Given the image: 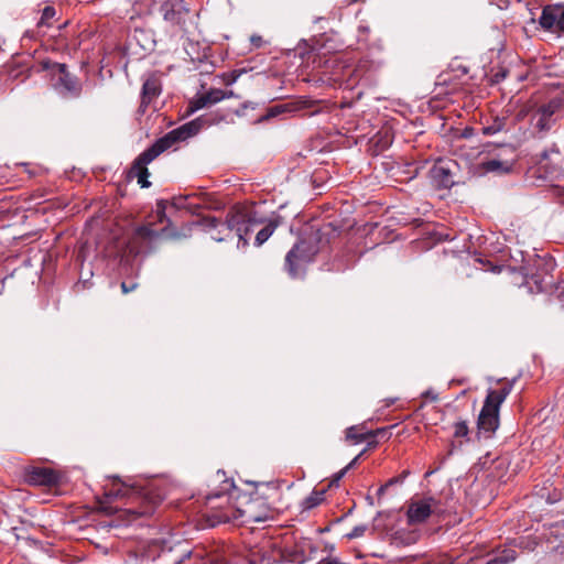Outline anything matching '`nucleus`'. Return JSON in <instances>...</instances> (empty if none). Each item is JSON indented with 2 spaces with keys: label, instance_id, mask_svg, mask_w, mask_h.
I'll use <instances>...</instances> for the list:
<instances>
[{
  "label": "nucleus",
  "instance_id": "1",
  "mask_svg": "<svg viewBox=\"0 0 564 564\" xmlns=\"http://www.w3.org/2000/svg\"><path fill=\"white\" fill-rule=\"evenodd\" d=\"M115 500H123L126 510L138 517L149 516L153 513L156 499L151 496L144 488L134 484L122 481L119 477H112L110 487H106L102 498H98L99 509L106 514L117 512L118 507L111 506Z\"/></svg>",
  "mask_w": 564,
  "mask_h": 564
},
{
  "label": "nucleus",
  "instance_id": "2",
  "mask_svg": "<svg viewBox=\"0 0 564 564\" xmlns=\"http://www.w3.org/2000/svg\"><path fill=\"white\" fill-rule=\"evenodd\" d=\"M263 223L264 220L257 217V213L252 208L234 207L227 213L225 220L214 216H206L202 219L200 225L207 231H216V234L212 235L215 241H224L235 232L239 242L246 246L248 243V234L254 226Z\"/></svg>",
  "mask_w": 564,
  "mask_h": 564
},
{
  "label": "nucleus",
  "instance_id": "3",
  "mask_svg": "<svg viewBox=\"0 0 564 564\" xmlns=\"http://www.w3.org/2000/svg\"><path fill=\"white\" fill-rule=\"evenodd\" d=\"M200 128L202 119H196L170 131L164 137L156 140L134 160L129 171L130 177H137L141 187H149L151 183L148 181L150 173L147 165L176 142L184 141L196 134Z\"/></svg>",
  "mask_w": 564,
  "mask_h": 564
},
{
  "label": "nucleus",
  "instance_id": "4",
  "mask_svg": "<svg viewBox=\"0 0 564 564\" xmlns=\"http://www.w3.org/2000/svg\"><path fill=\"white\" fill-rule=\"evenodd\" d=\"M498 382H505L503 387L500 389H489L487 395L485 398L482 408L478 415L477 420V434L478 436H484L489 438L494 435V433L499 427V410L500 405L507 399V397L511 393L516 379L510 381H506L505 379H499Z\"/></svg>",
  "mask_w": 564,
  "mask_h": 564
},
{
  "label": "nucleus",
  "instance_id": "5",
  "mask_svg": "<svg viewBox=\"0 0 564 564\" xmlns=\"http://www.w3.org/2000/svg\"><path fill=\"white\" fill-rule=\"evenodd\" d=\"M322 236L323 232L321 230L313 232L301 239L286 253L284 268L292 279L299 278L304 270V267L312 262L315 256L319 252Z\"/></svg>",
  "mask_w": 564,
  "mask_h": 564
},
{
  "label": "nucleus",
  "instance_id": "6",
  "mask_svg": "<svg viewBox=\"0 0 564 564\" xmlns=\"http://www.w3.org/2000/svg\"><path fill=\"white\" fill-rule=\"evenodd\" d=\"M232 489H235L234 481L226 479L220 491L206 496V507L208 511H206L205 516L210 527L230 522L242 517V511L240 509L234 508L229 505L224 506L223 502L216 503V500H225L226 503H228L229 497L231 496L230 491Z\"/></svg>",
  "mask_w": 564,
  "mask_h": 564
},
{
  "label": "nucleus",
  "instance_id": "7",
  "mask_svg": "<svg viewBox=\"0 0 564 564\" xmlns=\"http://www.w3.org/2000/svg\"><path fill=\"white\" fill-rule=\"evenodd\" d=\"M451 512L452 510L445 507L441 500H437L434 497H426L413 500L409 505L406 518L408 523L413 525L425 522L432 514L436 517H444Z\"/></svg>",
  "mask_w": 564,
  "mask_h": 564
},
{
  "label": "nucleus",
  "instance_id": "8",
  "mask_svg": "<svg viewBox=\"0 0 564 564\" xmlns=\"http://www.w3.org/2000/svg\"><path fill=\"white\" fill-rule=\"evenodd\" d=\"M57 72L52 73L51 85L63 98H78L83 90L82 82L72 74L66 64L56 66Z\"/></svg>",
  "mask_w": 564,
  "mask_h": 564
},
{
  "label": "nucleus",
  "instance_id": "9",
  "mask_svg": "<svg viewBox=\"0 0 564 564\" xmlns=\"http://www.w3.org/2000/svg\"><path fill=\"white\" fill-rule=\"evenodd\" d=\"M161 12L166 22L177 26L180 30H186V22L189 19L191 10L184 0H165L161 6Z\"/></svg>",
  "mask_w": 564,
  "mask_h": 564
},
{
  "label": "nucleus",
  "instance_id": "10",
  "mask_svg": "<svg viewBox=\"0 0 564 564\" xmlns=\"http://www.w3.org/2000/svg\"><path fill=\"white\" fill-rule=\"evenodd\" d=\"M564 107V95L558 94L546 104L541 105L536 115L539 116L535 127L539 131H549L556 121L555 116Z\"/></svg>",
  "mask_w": 564,
  "mask_h": 564
},
{
  "label": "nucleus",
  "instance_id": "11",
  "mask_svg": "<svg viewBox=\"0 0 564 564\" xmlns=\"http://www.w3.org/2000/svg\"><path fill=\"white\" fill-rule=\"evenodd\" d=\"M555 269V263L543 261L538 265L536 272L532 273L527 279V284L532 292H547L554 285L552 271Z\"/></svg>",
  "mask_w": 564,
  "mask_h": 564
},
{
  "label": "nucleus",
  "instance_id": "12",
  "mask_svg": "<svg viewBox=\"0 0 564 564\" xmlns=\"http://www.w3.org/2000/svg\"><path fill=\"white\" fill-rule=\"evenodd\" d=\"M24 479L32 486L54 487L61 484L62 476L50 467L29 466L24 470Z\"/></svg>",
  "mask_w": 564,
  "mask_h": 564
},
{
  "label": "nucleus",
  "instance_id": "13",
  "mask_svg": "<svg viewBox=\"0 0 564 564\" xmlns=\"http://www.w3.org/2000/svg\"><path fill=\"white\" fill-rule=\"evenodd\" d=\"M539 23L544 30L564 32V3L544 7Z\"/></svg>",
  "mask_w": 564,
  "mask_h": 564
},
{
  "label": "nucleus",
  "instance_id": "14",
  "mask_svg": "<svg viewBox=\"0 0 564 564\" xmlns=\"http://www.w3.org/2000/svg\"><path fill=\"white\" fill-rule=\"evenodd\" d=\"M387 429H377L373 431H366L364 424L352 425L346 429L345 431V440L346 442L358 444L365 442V440H370L378 437L380 435H387Z\"/></svg>",
  "mask_w": 564,
  "mask_h": 564
},
{
  "label": "nucleus",
  "instance_id": "15",
  "mask_svg": "<svg viewBox=\"0 0 564 564\" xmlns=\"http://www.w3.org/2000/svg\"><path fill=\"white\" fill-rule=\"evenodd\" d=\"M161 90L162 85L159 77L152 75L144 80L141 91V112H145L148 105H150L156 97H159Z\"/></svg>",
  "mask_w": 564,
  "mask_h": 564
},
{
  "label": "nucleus",
  "instance_id": "16",
  "mask_svg": "<svg viewBox=\"0 0 564 564\" xmlns=\"http://www.w3.org/2000/svg\"><path fill=\"white\" fill-rule=\"evenodd\" d=\"M509 151L512 154L509 159L494 158L482 162L481 166L484 171L499 174L510 172L516 163V154L514 149L510 148Z\"/></svg>",
  "mask_w": 564,
  "mask_h": 564
},
{
  "label": "nucleus",
  "instance_id": "17",
  "mask_svg": "<svg viewBox=\"0 0 564 564\" xmlns=\"http://www.w3.org/2000/svg\"><path fill=\"white\" fill-rule=\"evenodd\" d=\"M194 197L193 194L189 195H180L173 197L171 202L167 200H159L156 204V215L160 223H163L166 218L165 210L167 205L170 204L175 209H192V205L187 204L189 198Z\"/></svg>",
  "mask_w": 564,
  "mask_h": 564
},
{
  "label": "nucleus",
  "instance_id": "18",
  "mask_svg": "<svg viewBox=\"0 0 564 564\" xmlns=\"http://www.w3.org/2000/svg\"><path fill=\"white\" fill-rule=\"evenodd\" d=\"M369 68L370 63L367 59L359 61L354 67H346L343 75L347 78V85L352 87L358 84V82L367 74Z\"/></svg>",
  "mask_w": 564,
  "mask_h": 564
},
{
  "label": "nucleus",
  "instance_id": "19",
  "mask_svg": "<svg viewBox=\"0 0 564 564\" xmlns=\"http://www.w3.org/2000/svg\"><path fill=\"white\" fill-rule=\"evenodd\" d=\"M369 68L370 63L367 59L359 61L354 67H346L343 75L347 78V85L352 87L358 84V82L367 74Z\"/></svg>",
  "mask_w": 564,
  "mask_h": 564
},
{
  "label": "nucleus",
  "instance_id": "20",
  "mask_svg": "<svg viewBox=\"0 0 564 564\" xmlns=\"http://www.w3.org/2000/svg\"><path fill=\"white\" fill-rule=\"evenodd\" d=\"M432 178L438 187L451 188L454 185V177L448 166L435 165L432 171Z\"/></svg>",
  "mask_w": 564,
  "mask_h": 564
},
{
  "label": "nucleus",
  "instance_id": "21",
  "mask_svg": "<svg viewBox=\"0 0 564 564\" xmlns=\"http://www.w3.org/2000/svg\"><path fill=\"white\" fill-rule=\"evenodd\" d=\"M510 124H509V118L508 116H496L491 119L490 122L482 126L481 131L485 135H494L501 131H509Z\"/></svg>",
  "mask_w": 564,
  "mask_h": 564
},
{
  "label": "nucleus",
  "instance_id": "22",
  "mask_svg": "<svg viewBox=\"0 0 564 564\" xmlns=\"http://www.w3.org/2000/svg\"><path fill=\"white\" fill-rule=\"evenodd\" d=\"M279 225L280 217L270 219L268 224L261 230L258 231L254 243L257 246L263 245L272 236V234L274 232Z\"/></svg>",
  "mask_w": 564,
  "mask_h": 564
},
{
  "label": "nucleus",
  "instance_id": "23",
  "mask_svg": "<svg viewBox=\"0 0 564 564\" xmlns=\"http://www.w3.org/2000/svg\"><path fill=\"white\" fill-rule=\"evenodd\" d=\"M161 236V232L155 231L152 229L150 225H143L135 228L132 237V243L135 241H143V240H153L155 238H159Z\"/></svg>",
  "mask_w": 564,
  "mask_h": 564
},
{
  "label": "nucleus",
  "instance_id": "24",
  "mask_svg": "<svg viewBox=\"0 0 564 564\" xmlns=\"http://www.w3.org/2000/svg\"><path fill=\"white\" fill-rule=\"evenodd\" d=\"M517 558V552L513 549H503L498 552L492 558L488 560L486 564H509Z\"/></svg>",
  "mask_w": 564,
  "mask_h": 564
},
{
  "label": "nucleus",
  "instance_id": "25",
  "mask_svg": "<svg viewBox=\"0 0 564 564\" xmlns=\"http://www.w3.org/2000/svg\"><path fill=\"white\" fill-rule=\"evenodd\" d=\"M204 95L206 97L208 105H214L225 98L232 97L234 91L232 90L225 91L221 89H210L209 91L205 93Z\"/></svg>",
  "mask_w": 564,
  "mask_h": 564
},
{
  "label": "nucleus",
  "instance_id": "26",
  "mask_svg": "<svg viewBox=\"0 0 564 564\" xmlns=\"http://www.w3.org/2000/svg\"><path fill=\"white\" fill-rule=\"evenodd\" d=\"M550 152L558 153V150L556 148H552L551 150H544L539 154L538 164L540 165L541 170H544V172L549 175H553L556 170L554 167H549V158Z\"/></svg>",
  "mask_w": 564,
  "mask_h": 564
},
{
  "label": "nucleus",
  "instance_id": "27",
  "mask_svg": "<svg viewBox=\"0 0 564 564\" xmlns=\"http://www.w3.org/2000/svg\"><path fill=\"white\" fill-rule=\"evenodd\" d=\"M296 107L294 104H282V105H275L268 109L267 115L262 119H270L274 118L281 113L294 111Z\"/></svg>",
  "mask_w": 564,
  "mask_h": 564
},
{
  "label": "nucleus",
  "instance_id": "28",
  "mask_svg": "<svg viewBox=\"0 0 564 564\" xmlns=\"http://www.w3.org/2000/svg\"><path fill=\"white\" fill-rule=\"evenodd\" d=\"M132 3L134 13L138 15L147 14L151 11L153 0H128Z\"/></svg>",
  "mask_w": 564,
  "mask_h": 564
},
{
  "label": "nucleus",
  "instance_id": "29",
  "mask_svg": "<svg viewBox=\"0 0 564 564\" xmlns=\"http://www.w3.org/2000/svg\"><path fill=\"white\" fill-rule=\"evenodd\" d=\"M324 500V491H313L303 501L304 509H313L322 503Z\"/></svg>",
  "mask_w": 564,
  "mask_h": 564
},
{
  "label": "nucleus",
  "instance_id": "30",
  "mask_svg": "<svg viewBox=\"0 0 564 564\" xmlns=\"http://www.w3.org/2000/svg\"><path fill=\"white\" fill-rule=\"evenodd\" d=\"M206 106H208V102L206 100L205 95H199L189 102L187 113H193Z\"/></svg>",
  "mask_w": 564,
  "mask_h": 564
},
{
  "label": "nucleus",
  "instance_id": "31",
  "mask_svg": "<svg viewBox=\"0 0 564 564\" xmlns=\"http://www.w3.org/2000/svg\"><path fill=\"white\" fill-rule=\"evenodd\" d=\"M468 433H469V429L465 421H459V422L455 423L454 437H456V438L467 437Z\"/></svg>",
  "mask_w": 564,
  "mask_h": 564
},
{
  "label": "nucleus",
  "instance_id": "32",
  "mask_svg": "<svg viewBox=\"0 0 564 564\" xmlns=\"http://www.w3.org/2000/svg\"><path fill=\"white\" fill-rule=\"evenodd\" d=\"M62 63H56L51 59H42L40 62V68L41 70H47L50 75V79L52 78V73L57 72L56 66H61Z\"/></svg>",
  "mask_w": 564,
  "mask_h": 564
},
{
  "label": "nucleus",
  "instance_id": "33",
  "mask_svg": "<svg viewBox=\"0 0 564 564\" xmlns=\"http://www.w3.org/2000/svg\"><path fill=\"white\" fill-rule=\"evenodd\" d=\"M56 14V11L53 7H45L42 11V17H41V21H40V24H44L46 21L53 19Z\"/></svg>",
  "mask_w": 564,
  "mask_h": 564
},
{
  "label": "nucleus",
  "instance_id": "34",
  "mask_svg": "<svg viewBox=\"0 0 564 564\" xmlns=\"http://www.w3.org/2000/svg\"><path fill=\"white\" fill-rule=\"evenodd\" d=\"M366 529H367L366 525H357L347 534V538L350 540L360 538L365 534Z\"/></svg>",
  "mask_w": 564,
  "mask_h": 564
},
{
  "label": "nucleus",
  "instance_id": "35",
  "mask_svg": "<svg viewBox=\"0 0 564 564\" xmlns=\"http://www.w3.org/2000/svg\"><path fill=\"white\" fill-rule=\"evenodd\" d=\"M400 478H398L397 476L395 477H392L391 479H389L383 486H381L379 489H378V492L377 495L380 497L381 495H383V492L390 487V486H393L395 484H401V481L399 480Z\"/></svg>",
  "mask_w": 564,
  "mask_h": 564
},
{
  "label": "nucleus",
  "instance_id": "36",
  "mask_svg": "<svg viewBox=\"0 0 564 564\" xmlns=\"http://www.w3.org/2000/svg\"><path fill=\"white\" fill-rule=\"evenodd\" d=\"M137 288H138V283L137 282H133V281H130V282L123 281V282H121V291H122L123 294H128V293L134 291Z\"/></svg>",
  "mask_w": 564,
  "mask_h": 564
},
{
  "label": "nucleus",
  "instance_id": "37",
  "mask_svg": "<svg viewBox=\"0 0 564 564\" xmlns=\"http://www.w3.org/2000/svg\"><path fill=\"white\" fill-rule=\"evenodd\" d=\"M250 43L254 48H260L264 44V41L261 35L252 34L250 36Z\"/></svg>",
  "mask_w": 564,
  "mask_h": 564
},
{
  "label": "nucleus",
  "instance_id": "38",
  "mask_svg": "<svg viewBox=\"0 0 564 564\" xmlns=\"http://www.w3.org/2000/svg\"><path fill=\"white\" fill-rule=\"evenodd\" d=\"M367 453V448H364L345 468H347V470H349L350 468H352L357 462Z\"/></svg>",
  "mask_w": 564,
  "mask_h": 564
},
{
  "label": "nucleus",
  "instance_id": "39",
  "mask_svg": "<svg viewBox=\"0 0 564 564\" xmlns=\"http://www.w3.org/2000/svg\"><path fill=\"white\" fill-rule=\"evenodd\" d=\"M347 468H343L340 469L338 473H336L334 476H333V479H332V485L334 484H337L347 473Z\"/></svg>",
  "mask_w": 564,
  "mask_h": 564
},
{
  "label": "nucleus",
  "instance_id": "40",
  "mask_svg": "<svg viewBox=\"0 0 564 564\" xmlns=\"http://www.w3.org/2000/svg\"><path fill=\"white\" fill-rule=\"evenodd\" d=\"M507 74H508V70L506 69H502L500 72H497L495 75H494V82L495 83H500L501 80H503L506 77H507Z\"/></svg>",
  "mask_w": 564,
  "mask_h": 564
},
{
  "label": "nucleus",
  "instance_id": "41",
  "mask_svg": "<svg viewBox=\"0 0 564 564\" xmlns=\"http://www.w3.org/2000/svg\"><path fill=\"white\" fill-rule=\"evenodd\" d=\"M367 442V446L365 448H367V452L369 449H372V448H376L379 444L377 437L375 438H370V440H365Z\"/></svg>",
  "mask_w": 564,
  "mask_h": 564
},
{
  "label": "nucleus",
  "instance_id": "42",
  "mask_svg": "<svg viewBox=\"0 0 564 564\" xmlns=\"http://www.w3.org/2000/svg\"><path fill=\"white\" fill-rule=\"evenodd\" d=\"M422 397L426 398V399H430L431 401H436L438 399V395L437 393H435L434 391L432 390H427L425 391Z\"/></svg>",
  "mask_w": 564,
  "mask_h": 564
},
{
  "label": "nucleus",
  "instance_id": "43",
  "mask_svg": "<svg viewBox=\"0 0 564 564\" xmlns=\"http://www.w3.org/2000/svg\"><path fill=\"white\" fill-rule=\"evenodd\" d=\"M474 135V128L471 127H466L463 132H462V137L463 138H470Z\"/></svg>",
  "mask_w": 564,
  "mask_h": 564
},
{
  "label": "nucleus",
  "instance_id": "44",
  "mask_svg": "<svg viewBox=\"0 0 564 564\" xmlns=\"http://www.w3.org/2000/svg\"><path fill=\"white\" fill-rule=\"evenodd\" d=\"M410 474L409 470H403L399 476H397L398 478H401L399 479L401 481V484L404 481V479L408 477V475Z\"/></svg>",
  "mask_w": 564,
  "mask_h": 564
},
{
  "label": "nucleus",
  "instance_id": "45",
  "mask_svg": "<svg viewBox=\"0 0 564 564\" xmlns=\"http://www.w3.org/2000/svg\"><path fill=\"white\" fill-rule=\"evenodd\" d=\"M237 78H238V74H232V75H231V77H230V79H228V80L226 82V84H227V85H230V84L235 83V82L237 80Z\"/></svg>",
  "mask_w": 564,
  "mask_h": 564
},
{
  "label": "nucleus",
  "instance_id": "46",
  "mask_svg": "<svg viewBox=\"0 0 564 564\" xmlns=\"http://www.w3.org/2000/svg\"><path fill=\"white\" fill-rule=\"evenodd\" d=\"M527 115V111L524 109H522L521 111H519V113L517 115V119L520 120L522 118H524Z\"/></svg>",
  "mask_w": 564,
  "mask_h": 564
},
{
  "label": "nucleus",
  "instance_id": "47",
  "mask_svg": "<svg viewBox=\"0 0 564 564\" xmlns=\"http://www.w3.org/2000/svg\"><path fill=\"white\" fill-rule=\"evenodd\" d=\"M446 82H447V79H446L445 75H441V76H438V82H437V84H445Z\"/></svg>",
  "mask_w": 564,
  "mask_h": 564
},
{
  "label": "nucleus",
  "instance_id": "48",
  "mask_svg": "<svg viewBox=\"0 0 564 564\" xmlns=\"http://www.w3.org/2000/svg\"><path fill=\"white\" fill-rule=\"evenodd\" d=\"M388 431H389V427H386ZM390 429H393V425H390ZM391 435V433L388 432V434L384 436V435H380L379 437H384V438H389Z\"/></svg>",
  "mask_w": 564,
  "mask_h": 564
},
{
  "label": "nucleus",
  "instance_id": "49",
  "mask_svg": "<svg viewBox=\"0 0 564 564\" xmlns=\"http://www.w3.org/2000/svg\"><path fill=\"white\" fill-rule=\"evenodd\" d=\"M455 448H456V445H455V443L453 442V443H452V448H451V451H449V454H452V453H453V451H454Z\"/></svg>",
  "mask_w": 564,
  "mask_h": 564
}]
</instances>
